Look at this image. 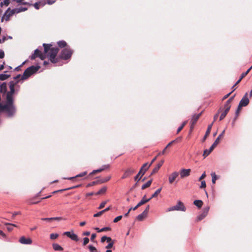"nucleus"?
I'll list each match as a JSON object with an SVG mask.
<instances>
[{
  "instance_id": "f257e3e1",
  "label": "nucleus",
  "mask_w": 252,
  "mask_h": 252,
  "mask_svg": "<svg viewBox=\"0 0 252 252\" xmlns=\"http://www.w3.org/2000/svg\"><path fill=\"white\" fill-rule=\"evenodd\" d=\"M1 102V99L0 96V111H4L9 117L14 116L16 113V108L13 104V100L9 101L8 99H6L4 105H2Z\"/></svg>"
},
{
  "instance_id": "f03ea898",
  "label": "nucleus",
  "mask_w": 252,
  "mask_h": 252,
  "mask_svg": "<svg viewBox=\"0 0 252 252\" xmlns=\"http://www.w3.org/2000/svg\"><path fill=\"white\" fill-rule=\"evenodd\" d=\"M43 46L44 47V53L45 54H47L49 52L47 56L51 62L54 63H56L57 62V59L56 57L59 52V49L58 48H51V44L45 43L43 44Z\"/></svg>"
},
{
  "instance_id": "7ed1b4c3",
  "label": "nucleus",
  "mask_w": 252,
  "mask_h": 252,
  "mask_svg": "<svg viewBox=\"0 0 252 252\" xmlns=\"http://www.w3.org/2000/svg\"><path fill=\"white\" fill-rule=\"evenodd\" d=\"M28 9V7L26 5H19L13 9H11L10 7L8 8L4 12L3 16H12Z\"/></svg>"
},
{
  "instance_id": "20e7f679",
  "label": "nucleus",
  "mask_w": 252,
  "mask_h": 252,
  "mask_svg": "<svg viewBox=\"0 0 252 252\" xmlns=\"http://www.w3.org/2000/svg\"><path fill=\"white\" fill-rule=\"evenodd\" d=\"M40 68L39 66L32 65L27 68L23 73V75L21 77V79L24 80L28 79L32 74L36 73Z\"/></svg>"
},
{
  "instance_id": "39448f33",
  "label": "nucleus",
  "mask_w": 252,
  "mask_h": 252,
  "mask_svg": "<svg viewBox=\"0 0 252 252\" xmlns=\"http://www.w3.org/2000/svg\"><path fill=\"white\" fill-rule=\"evenodd\" d=\"M225 132V130H223L222 132L219 135V136L217 138L215 141L214 142L213 144L210 147L209 149H206L204 151L203 156L204 158H206L207 157L211 152L214 150V149L217 146V145L219 143L220 139L223 136V134Z\"/></svg>"
},
{
  "instance_id": "423d86ee",
  "label": "nucleus",
  "mask_w": 252,
  "mask_h": 252,
  "mask_svg": "<svg viewBox=\"0 0 252 252\" xmlns=\"http://www.w3.org/2000/svg\"><path fill=\"white\" fill-rule=\"evenodd\" d=\"M72 53L73 51L70 48L66 47L62 51L60 58L63 60H67L71 57Z\"/></svg>"
},
{
  "instance_id": "0eeeda50",
  "label": "nucleus",
  "mask_w": 252,
  "mask_h": 252,
  "mask_svg": "<svg viewBox=\"0 0 252 252\" xmlns=\"http://www.w3.org/2000/svg\"><path fill=\"white\" fill-rule=\"evenodd\" d=\"M150 200V199H146V195H144L143 198H142L141 200L134 207H131L130 208H129V209L128 210V211H127V213H126L125 215H124V216L125 217H127L130 211H131V210H135L136 209H137L138 207H140V206L144 204L145 203L149 202V201Z\"/></svg>"
},
{
  "instance_id": "6e6552de",
  "label": "nucleus",
  "mask_w": 252,
  "mask_h": 252,
  "mask_svg": "<svg viewBox=\"0 0 252 252\" xmlns=\"http://www.w3.org/2000/svg\"><path fill=\"white\" fill-rule=\"evenodd\" d=\"M175 210L185 211L186 208L182 202L179 201L176 205L168 208L167 211L170 212Z\"/></svg>"
},
{
  "instance_id": "1a4fd4ad",
  "label": "nucleus",
  "mask_w": 252,
  "mask_h": 252,
  "mask_svg": "<svg viewBox=\"0 0 252 252\" xmlns=\"http://www.w3.org/2000/svg\"><path fill=\"white\" fill-rule=\"evenodd\" d=\"M15 83L13 82H10L9 84L10 91L7 93L6 99L9 101L13 100V95L15 93Z\"/></svg>"
},
{
  "instance_id": "9d476101",
  "label": "nucleus",
  "mask_w": 252,
  "mask_h": 252,
  "mask_svg": "<svg viewBox=\"0 0 252 252\" xmlns=\"http://www.w3.org/2000/svg\"><path fill=\"white\" fill-rule=\"evenodd\" d=\"M247 96L248 93H246L239 102L238 105L239 109H241L242 107L246 106L249 103L250 101Z\"/></svg>"
},
{
  "instance_id": "9b49d317",
  "label": "nucleus",
  "mask_w": 252,
  "mask_h": 252,
  "mask_svg": "<svg viewBox=\"0 0 252 252\" xmlns=\"http://www.w3.org/2000/svg\"><path fill=\"white\" fill-rule=\"evenodd\" d=\"M202 112L198 114H194L192 116V118L190 121L191 126H190V130H191L193 127L194 125L195 124L196 122L197 121L200 116H201Z\"/></svg>"
},
{
  "instance_id": "f8f14e48",
  "label": "nucleus",
  "mask_w": 252,
  "mask_h": 252,
  "mask_svg": "<svg viewBox=\"0 0 252 252\" xmlns=\"http://www.w3.org/2000/svg\"><path fill=\"white\" fill-rule=\"evenodd\" d=\"M64 235L75 241H78L79 240L78 236L73 232L66 231L64 232Z\"/></svg>"
},
{
  "instance_id": "ddd939ff",
  "label": "nucleus",
  "mask_w": 252,
  "mask_h": 252,
  "mask_svg": "<svg viewBox=\"0 0 252 252\" xmlns=\"http://www.w3.org/2000/svg\"><path fill=\"white\" fill-rule=\"evenodd\" d=\"M209 210V207H207L203 210L202 212L197 217V220H201L204 219L208 214Z\"/></svg>"
},
{
  "instance_id": "4468645a",
  "label": "nucleus",
  "mask_w": 252,
  "mask_h": 252,
  "mask_svg": "<svg viewBox=\"0 0 252 252\" xmlns=\"http://www.w3.org/2000/svg\"><path fill=\"white\" fill-rule=\"evenodd\" d=\"M20 243L25 245H31L32 243V240L30 238H26L24 236L21 237L19 239Z\"/></svg>"
},
{
  "instance_id": "2eb2a0df",
  "label": "nucleus",
  "mask_w": 252,
  "mask_h": 252,
  "mask_svg": "<svg viewBox=\"0 0 252 252\" xmlns=\"http://www.w3.org/2000/svg\"><path fill=\"white\" fill-rule=\"evenodd\" d=\"M190 172V169H182L180 172L181 178H184L189 175Z\"/></svg>"
},
{
  "instance_id": "dca6fc26",
  "label": "nucleus",
  "mask_w": 252,
  "mask_h": 252,
  "mask_svg": "<svg viewBox=\"0 0 252 252\" xmlns=\"http://www.w3.org/2000/svg\"><path fill=\"white\" fill-rule=\"evenodd\" d=\"M179 173L177 172L172 173L169 177V182L172 184L176 178L178 176Z\"/></svg>"
},
{
  "instance_id": "f3484780",
  "label": "nucleus",
  "mask_w": 252,
  "mask_h": 252,
  "mask_svg": "<svg viewBox=\"0 0 252 252\" xmlns=\"http://www.w3.org/2000/svg\"><path fill=\"white\" fill-rule=\"evenodd\" d=\"M252 69V66H251L246 72H243L240 78V79L236 82V84H238L240 83L241 80L245 77L250 71V70Z\"/></svg>"
},
{
  "instance_id": "a211bd4d",
  "label": "nucleus",
  "mask_w": 252,
  "mask_h": 252,
  "mask_svg": "<svg viewBox=\"0 0 252 252\" xmlns=\"http://www.w3.org/2000/svg\"><path fill=\"white\" fill-rule=\"evenodd\" d=\"M163 163V161H161L159 163H158L157 166L153 169L151 174L150 175H152L153 174L156 173L158 172L160 167L162 166Z\"/></svg>"
},
{
  "instance_id": "6ab92c4d",
  "label": "nucleus",
  "mask_w": 252,
  "mask_h": 252,
  "mask_svg": "<svg viewBox=\"0 0 252 252\" xmlns=\"http://www.w3.org/2000/svg\"><path fill=\"white\" fill-rule=\"evenodd\" d=\"M213 123L214 122L210 125H209L208 126V128H207V129L206 131V133L202 139V141H204L206 139V137L208 136V135L210 134V131L211 130V129H212V126H213Z\"/></svg>"
},
{
  "instance_id": "aec40b11",
  "label": "nucleus",
  "mask_w": 252,
  "mask_h": 252,
  "mask_svg": "<svg viewBox=\"0 0 252 252\" xmlns=\"http://www.w3.org/2000/svg\"><path fill=\"white\" fill-rule=\"evenodd\" d=\"M40 53H41V52L38 49H37L35 50L34 54H32L31 57V60H34L36 57H38Z\"/></svg>"
},
{
  "instance_id": "412c9836",
  "label": "nucleus",
  "mask_w": 252,
  "mask_h": 252,
  "mask_svg": "<svg viewBox=\"0 0 252 252\" xmlns=\"http://www.w3.org/2000/svg\"><path fill=\"white\" fill-rule=\"evenodd\" d=\"M87 174V171H84L80 174H79L78 175H77L76 176H74V177H70V178H66V179H68V180H72L73 179H75L76 178H78V177H83L85 175H86Z\"/></svg>"
},
{
  "instance_id": "4be33fe9",
  "label": "nucleus",
  "mask_w": 252,
  "mask_h": 252,
  "mask_svg": "<svg viewBox=\"0 0 252 252\" xmlns=\"http://www.w3.org/2000/svg\"><path fill=\"white\" fill-rule=\"evenodd\" d=\"M53 248L55 251H62L63 250V248L59 244L57 243L53 244Z\"/></svg>"
},
{
  "instance_id": "5701e85b",
  "label": "nucleus",
  "mask_w": 252,
  "mask_h": 252,
  "mask_svg": "<svg viewBox=\"0 0 252 252\" xmlns=\"http://www.w3.org/2000/svg\"><path fill=\"white\" fill-rule=\"evenodd\" d=\"M146 216L147 214L145 212H143L141 214L137 216L136 219L138 220L141 221L146 217Z\"/></svg>"
},
{
  "instance_id": "b1692460",
  "label": "nucleus",
  "mask_w": 252,
  "mask_h": 252,
  "mask_svg": "<svg viewBox=\"0 0 252 252\" xmlns=\"http://www.w3.org/2000/svg\"><path fill=\"white\" fill-rule=\"evenodd\" d=\"M193 204L198 208H201L203 205V202L201 200H195L193 202Z\"/></svg>"
},
{
  "instance_id": "393cba45",
  "label": "nucleus",
  "mask_w": 252,
  "mask_h": 252,
  "mask_svg": "<svg viewBox=\"0 0 252 252\" xmlns=\"http://www.w3.org/2000/svg\"><path fill=\"white\" fill-rule=\"evenodd\" d=\"M10 74H6L5 73L0 74V80H5L10 76Z\"/></svg>"
},
{
  "instance_id": "a878e982",
  "label": "nucleus",
  "mask_w": 252,
  "mask_h": 252,
  "mask_svg": "<svg viewBox=\"0 0 252 252\" xmlns=\"http://www.w3.org/2000/svg\"><path fill=\"white\" fill-rule=\"evenodd\" d=\"M212 177V182L213 184H215L217 179L218 178L215 172H213L211 174Z\"/></svg>"
},
{
  "instance_id": "bb28decb",
  "label": "nucleus",
  "mask_w": 252,
  "mask_h": 252,
  "mask_svg": "<svg viewBox=\"0 0 252 252\" xmlns=\"http://www.w3.org/2000/svg\"><path fill=\"white\" fill-rule=\"evenodd\" d=\"M152 180L148 181L146 184H144L142 186V187H141L142 189H144L146 188L150 187L151 186V184H152Z\"/></svg>"
},
{
  "instance_id": "cd10ccee",
  "label": "nucleus",
  "mask_w": 252,
  "mask_h": 252,
  "mask_svg": "<svg viewBox=\"0 0 252 252\" xmlns=\"http://www.w3.org/2000/svg\"><path fill=\"white\" fill-rule=\"evenodd\" d=\"M156 158H157V157H155L152 159V160L151 161L150 163H149L148 166L145 169V170L144 171V172H143L142 175H143L145 174L146 171L149 169V168L152 165V164L153 163V162L156 160Z\"/></svg>"
},
{
  "instance_id": "c85d7f7f",
  "label": "nucleus",
  "mask_w": 252,
  "mask_h": 252,
  "mask_svg": "<svg viewBox=\"0 0 252 252\" xmlns=\"http://www.w3.org/2000/svg\"><path fill=\"white\" fill-rule=\"evenodd\" d=\"M228 111H229L224 109V111L221 113L220 117V121L223 120L225 117Z\"/></svg>"
},
{
  "instance_id": "c756f323",
  "label": "nucleus",
  "mask_w": 252,
  "mask_h": 252,
  "mask_svg": "<svg viewBox=\"0 0 252 252\" xmlns=\"http://www.w3.org/2000/svg\"><path fill=\"white\" fill-rule=\"evenodd\" d=\"M149 164L148 163H145L141 168L140 171H139V174H142L143 172L145 170V169L148 166Z\"/></svg>"
},
{
  "instance_id": "7c9ffc66",
  "label": "nucleus",
  "mask_w": 252,
  "mask_h": 252,
  "mask_svg": "<svg viewBox=\"0 0 252 252\" xmlns=\"http://www.w3.org/2000/svg\"><path fill=\"white\" fill-rule=\"evenodd\" d=\"M58 46L61 48H63L66 46V43L63 40L60 41L58 42Z\"/></svg>"
},
{
  "instance_id": "2f4dec72",
  "label": "nucleus",
  "mask_w": 252,
  "mask_h": 252,
  "mask_svg": "<svg viewBox=\"0 0 252 252\" xmlns=\"http://www.w3.org/2000/svg\"><path fill=\"white\" fill-rule=\"evenodd\" d=\"M161 190V188L158 189L155 192V193H153V194H152V195L151 196V197L149 199H150V200H151L152 198H153L154 197H155L158 194H159Z\"/></svg>"
},
{
  "instance_id": "473e14b6",
  "label": "nucleus",
  "mask_w": 252,
  "mask_h": 252,
  "mask_svg": "<svg viewBox=\"0 0 252 252\" xmlns=\"http://www.w3.org/2000/svg\"><path fill=\"white\" fill-rule=\"evenodd\" d=\"M107 190V188L106 187H103V188H102L97 192V194H102V193H104L106 192V191Z\"/></svg>"
},
{
  "instance_id": "72a5a7b5",
  "label": "nucleus",
  "mask_w": 252,
  "mask_h": 252,
  "mask_svg": "<svg viewBox=\"0 0 252 252\" xmlns=\"http://www.w3.org/2000/svg\"><path fill=\"white\" fill-rule=\"evenodd\" d=\"M224 109L229 111L231 107L230 102H228V101H227L224 104Z\"/></svg>"
},
{
  "instance_id": "f704fd0d",
  "label": "nucleus",
  "mask_w": 252,
  "mask_h": 252,
  "mask_svg": "<svg viewBox=\"0 0 252 252\" xmlns=\"http://www.w3.org/2000/svg\"><path fill=\"white\" fill-rule=\"evenodd\" d=\"M88 248L90 252H97L96 249L92 245H89Z\"/></svg>"
},
{
  "instance_id": "c9c22d12",
  "label": "nucleus",
  "mask_w": 252,
  "mask_h": 252,
  "mask_svg": "<svg viewBox=\"0 0 252 252\" xmlns=\"http://www.w3.org/2000/svg\"><path fill=\"white\" fill-rule=\"evenodd\" d=\"M175 142V141H172L171 142H170L169 143H168L167 144V145L166 146V147L163 150V151H162V152L160 154H162V155H163L165 154V151H166V149H168V147L169 146H170L172 144H173L174 142Z\"/></svg>"
},
{
  "instance_id": "e433bc0d",
  "label": "nucleus",
  "mask_w": 252,
  "mask_h": 252,
  "mask_svg": "<svg viewBox=\"0 0 252 252\" xmlns=\"http://www.w3.org/2000/svg\"><path fill=\"white\" fill-rule=\"evenodd\" d=\"M59 236V235L57 233H52L50 235V238L51 239L54 240L57 238Z\"/></svg>"
},
{
  "instance_id": "4c0bfd02",
  "label": "nucleus",
  "mask_w": 252,
  "mask_h": 252,
  "mask_svg": "<svg viewBox=\"0 0 252 252\" xmlns=\"http://www.w3.org/2000/svg\"><path fill=\"white\" fill-rule=\"evenodd\" d=\"M187 123V121H185L182 124V125L180 127H178V128L177 129V133H179L183 129V128L184 127V126L186 125Z\"/></svg>"
},
{
  "instance_id": "58836bf2",
  "label": "nucleus",
  "mask_w": 252,
  "mask_h": 252,
  "mask_svg": "<svg viewBox=\"0 0 252 252\" xmlns=\"http://www.w3.org/2000/svg\"><path fill=\"white\" fill-rule=\"evenodd\" d=\"M125 172L128 175V176H130L134 172V170L131 169H127Z\"/></svg>"
},
{
  "instance_id": "ea45409f",
  "label": "nucleus",
  "mask_w": 252,
  "mask_h": 252,
  "mask_svg": "<svg viewBox=\"0 0 252 252\" xmlns=\"http://www.w3.org/2000/svg\"><path fill=\"white\" fill-rule=\"evenodd\" d=\"M102 171V169H100V168L97 169V170H93L91 173H90V175H93L95 174L96 173L100 172Z\"/></svg>"
},
{
  "instance_id": "a19ab883",
  "label": "nucleus",
  "mask_w": 252,
  "mask_h": 252,
  "mask_svg": "<svg viewBox=\"0 0 252 252\" xmlns=\"http://www.w3.org/2000/svg\"><path fill=\"white\" fill-rule=\"evenodd\" d=\"M114 244V242H111L108 243V244L105 247V248L109 249L112 248Z\"/></svg>"
},
{
  "instance_id": "79ce46f5",
  "label": "nucleus",
  "mask_w": 252,
  "mask_h": 252,
  "mask_svg": "<svg viewBox=\"0 0 252 252\" xmlns=\"http://www.w3.org/2000/svg\"><path fill=\"white\" fill-rule=\"evenodd\" d=\"M122 218V216H119L115 218L113 220L114 222H117L119 220H120Z\"/></svg>"
},
{
  "instance_id": "37998d69",
  "label": "nucleus",
  "mask_w": 252,
  "mask_h": 252,
  "mask_svg": "<svg viewBox=\"0 0 252 252\" xmlns=\"http://www.w3.org/2000/svg\"><path fill=\"white\" fill-rule=\"evenodd\" d=\"M206 187V182L205 181H202L201 182V185L200 186V188L201 189L205 188Z\"/></svg>"
},
{
  "instance_id": "c03bdc74",
  "label": "nucleus",
  "mask_w": 252,
  "mask_h": 252,
  "mask_svg": "<svg viewBox=\"0 0 252 252\" xmlns=\"http://www.w3.org/2000/svg\"><path fill=\"white\" fill-rule=\"evenodd\" d=\"M107 202L106 201H104V202H102L99 205V206L98 207V209H102L103 208H104V207L105 206V204H106Z\"/></svg>"
},
{
  "instance_id": "a18cd8bd",
  "label": "nucleus",
  "mask_w": 252,
  "mask_h": 252,
  "mask_svg": "<svg viewBox=\"0 0 252 252\" xmlns=\"http://www.w3.org/2000/svg\"><path fill=\"white\" fill-rule=\"evenodd\" d=\"M89 242V239L87 237H85L83 239V245L85 246L87 245Z\"/></svg>"
},
{
  "instance_id": "49530a36",
  "label": "nucleus",
  "mask_w": 252,
  "mask_h": 252,
  "mask_svg": "<svg viewBox=\"0 0 252 252\" xmlns=\"http://www.w3.org/2000/svg\"><path fill=\"white\" fill-rule=\"evenodd\" d=\"M141 176H142L141 174H139V172H138V174H137V175L135 177L134 180L135 181H139Z\"/></svg>"
},
{
  "instance_id": "de8ad7c7",
  "label": "nucleus",
  "mask_w": 252,
  "mask_h": 252,
  "mask_svg": "<svg viewBox=\"0 0 252 252\" xmlns=\"http://www.w3.org/2000/svg\"><path fill=\"white\" fill-rule=\"evenodd\" d=\"M109 168V165H103L100 168V169H102V171L104 170L105 169H108Z\"/></svg>"
},
{
  "instance_id": "09e8293b",
  "label": "nucleus",
  "mask_w": 252,
  "mask_h": 252,
  "mask_svg": "<svg viewBox=\"0 0 252 252\" xmlns=\"http://www.w3.org/2000/svg\"><path fill=\"white\" fill-rule=\"evenodd\" d=\"M111 229V228L109 227H103L101 229H100V231H101V232L102 231H109Z\"/></svg>"
},
{
  "instance_id": "8fccbe9b",
  "label": "nucleus",
  "mask_w": 252,
  "mask_h": 252,
  "mask_svg": "<svg viewBox=\"0 0 252 252\" xmlns=\"http://www.w3.org/2000/svg\"><path fill=\"white\" fill-rule=\"evenodd\" d=\"M20 214H21L20 212H15L13 213L12 214V218L14 219L15 216H17V215H20Z\"/></svg>"
},
{
  "instance_id": "3c124183",
  "label": "nucleus",
  "mask_w": 252,
  "mask_h": 252,
  "mask_svg": "<svg viewBox=\"0 0 252 252\" xmlns=\"http://www.w3.org/2000/svg\"><path fill=\"white\" fill-rule=\"evenodd\" d=\"M206 177V173L205 172H204L201 176L199 178V181L202 180L203 179H204Z\"/></svg>"
},
{
  "instance_id": "603ef678",
  "label": "nucleus",
  "mask_w": 252,
  "mask_h": 252,
  "mask_svg": "<svg viewBox=\"0 0 252 252\" xmlns=\"http://www.w3.org/2000/svg\"><path fill=\"white\" fill-rule=\"evenodd\" d=\"M52 220H55L59 221V220H62L63 219L61 217H53V218H52Z\"/></svg>"
},
{
  "instance_id": "864d4df0",
  "label": "nucleus",
  "mask_w": 252,
  "mask_h": 252,
  "mask_svg": "<svg viewBox=\"0 0 252 252\" xmlns=\"http://www.w3.org/2000/svg\"><path fill=\"white\" fill-rule=\"evenodd\" d=\"M41 220H42L48 221L52 220V218H42Z\"/></svg>"
},
{
  "instance_id": "5fc2aeb1",
  "label": "nucleus",
  "mask_w": 252,
  "mask_h": 252,
  "mask_svg": "<svg viewBox=\"0 0 252 252\" xmlns=\"http://www.w3.org/2000/svg\"><path fill=\"white\" fill-rule=\"evenodd\" d=\"M4 57V53L2 50H0V58L2 59Z\"/></svg>"
},
{
  "instance_id": "6e6d98bb",
  "label": "nucleus",
  "mask_w": 252,
  "mask_h": 252,
  "mask_svg": "<svg viewBox=\"0 0 252 252\" xmlns=\"http://www.w3.org/2000/svg\"><path fill=\"white\" fill-rule=\"evenodd\" d=\"M102 215V212H101L100 211V212H98V213H96V214H94V217H98L100 216H101V215Z\"/></svg>"
},
{
  "instance_id": "4d7b16f0",
  "label": "nucleus",
  "mask_w": 252,
  "mask_h": 252,
  "mask_svg": "<svg viewBox=\"0 0 252 252\" xmlns=\"http://www.w3.org/2000/svg\"><path fill=\"white\" fill-rule=\"evenodd\" d=\"M38 57H39L41 60H43L45 58V56L41 53Z\"/></svg>"
},
{
  "instance_id": "13d9d810",
  "label": "nucleus",
  "mask_w": 252,
  "mask_h": 252,
  "mask_svg": "<svg viewBox=\"0 0 252 252\" xmlns=\"http://www.w3.org/2000/svg\"><path fill=\"white\" fill-rule=\"evenodd\" d=\"M41 4L40 3H35L34 4V7H35V8H36V9H38L39 8V5H40Z\"/></svg>"
},
{
  "instance_id": "bf43d9fd",
  "label": "nucleus",
  "mask_w": 252,
  "mask_h": 252,
  "mask_svg": "<svg viewBox=\"0 0 252 252\" xmlns=\"http://www.w3.org/2000/svg\"><path fill=\"white\" fill-rule=\"evenodd\" d=\"M95 237H96V234L95 233L92 234L91 235V240L92 241H94V240L95 238Z\"/></svg>"
},
{
  "instance_id": "052dcab7",
  "label": "nucleus",
  "mask_w": 252,
  "mask_h": 252,
  "mask_svg": "<svg viewBox=\"0 0 252 252\" xmlns=\"http://www.w3.org/2000/svg\"><path fill=\"white\" fill-rule=\"evenodd\" d=\"M6 40H7L6 37L3 36L2 39H0V43L4 42Z\"/></svg>"
},
{
  "instance_id": "680f3d73",
  "label": "nucleus",
  "mask_w": 252,
  "mask_h": 252,
  "mask_svg": "<svg viewBox=\"0 0 252 252\" xmlns=\"http://www.w3.org/2000/svg\"><path fill=\"white\" fill-rule=\"evenodd\" d=\"M56 0H47V3L49 4H52L55 2Z\"/></svg>"
},
{
  "instance_id": "e2e57ef3",
  "label": "nucleus",
  "mask_w": 252,
  "mask_h": 252,
  "mask_svg": "<svg viewBox=\"0 0 252 252\" xmlns=\"http://www.w3.org/2000/svg\"><path fill=\"white\" fill-rule=\"evenodd\" d=\"M149 205H148L147 206V207L146 208L145 210L143 211L144 212H145L147 215V213L149 210Z\"/></svg>"
},
{
  "instance_id": "0e129e2a",
  "label": "nucleus",
  "mask_w": 252,
  "mask_h": 252,
  "mask_svg": "<svg viewBox=\"0 0 252 252\" xmlns=\"http://www.w3.org/2000/svg\"><path fill=\"white\" fill-rule=\"evenodd\" d=\"M107 239V236H103L101 238V242H104L105 241H106Z\"/></svg>"
},
{
  "instance_id": "69168bd1",
  "label": "nucleus",
  "mask_w": 252,
  "mask_h": 252,
  "mask_svg": "<svg viewBox=\"0 0 252 252\" xmlns=\"http://www.w3.org/2000/svg\"><path fill=\"white\" fill-rule=\"evenodd\" d=\"M5 225H11L14 227H17V226L16 224H13V223H5Z\"/></svg>"
},
{
  "instance_id": "338daca9",
  "label": "nucleus",
  "mask_w": 252,
  "mask_h": 252,
  "mask_svg": "<svg viewBox=\"0 0 252 252\" xmlns=\"http://www.w3.org/2000/svg\"><path fill=\"white\" fill-rule=\"evenodd\" d=\"M106 241L107 242H108L109 243L111 242H114L112 239L110 238V237H107V239H106Z\"/></svg>"
},
{
  "instance_id": "774afa93",
  "label": "nucleus",
  "mask_w": 252,
  "mask_h": 252,
  "mask_svg": "<svg viewBox=\"0 0 252 252\" xmlns=\"http://www.w3.org/2000/svg\"><path fill=\"white\" fill-rule=\"evenodd\" d=\"M110 177H108V178H105V179H103V180L101 181V182H102V183L106 182H107L108 181H109V180H110Z\"/></svg>"
}]
</instances>
